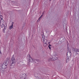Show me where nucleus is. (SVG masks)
<instances>
[{"instance_id": "obj_10", "label": "nucleus", "mask_w": 79, "mask_h": 79, "mask_svg": "<svg viewBox=\"0 0 79 79\" xmlns=\"http://www.w3.org/2000/svg\"><path fill=\"white\" fill-rule=\"evenodd\" d=\"M7 63H8V61L7 60H6L4 61L3 64H6V65H7Z\"/></svg>"}, {"instance_id": "obj_8", "label": "nucleus", "mask_w": 79, "mask_h": 79, "mask_svg": "<svg viewBox=\"0 0 79 79\" xmlns=\"http://www.w3.org/2000/svg\"><path fill=\"white\" fill-rule=\"evenodd\" d=\"M14 23L12 22V23L11 24V25L10 26V27H9V29H10L11 30V29H12V28H13V24Z\"/></svg>"}, {"instance_id": "obj_15", "label": "nucleus", "mask_w": 79, "mask_h": 79, "mask_svg": "<svg viewBox=\"0 0 79 79\" xmlns=\"http://www.w3.org/2000/svg\"><path fill=\"white\" fill-rule=\"evenodd\" d=\"M76 54H78L77 53H77H76Z\"/></svg>"}, {"instance_id": "obj_13", "label": "nucleus", "mask_w": 79, "mask_h": 79, "mask_svg": "<svg viewBox=\"0 0 79 79\" xmlns=\"http://www.w3.org/2000/svg\"><path fill=\"white\" fill-rule=\"evenodd\" d=\"M51 45L50 44L48 46L49 49H51V48L50 47H51Z\"/></svg>"}, {"instance_id": "obj_9", "label": "nucleus", "mask_w": 79, "mask_h": 79, "mask_svg": "<svg viewBox=\"0 0 79 79\" xmlns=\"http://www.w3.org/2000/svg\"><path fill=\"white\" fill-rule=\"evenodd\" d=\"M56 59H57V58L56 57H53L52 58L50 59V60H51V61H55V60H56Z\"/></svg>"}, {"instance_id": "obj_5", "label": "nucleus", "mask_w": 79, "mask_h": 79, "mask_svg": "<svg viewBox=\"0 0 79 79\" xmlns=\"http://www.w3.org/2000/svg\"><path fill=\"white\" fill-rule=\"evenodd\" d=\"M42 39H43V42L44 43V45H47V43H46V42H45V36L44 35H42Z\"/></svg>"}, {"instance_id": "obj_1", "label": "nucleus", "mask_w": 79, "mask_h": 79, "mask_svg": "<svg viewBox=\"0 0 79 79\" xmlns=\"http://www.w3.org/2000/svg\"><path fill=\"white\" fill-rule=\"evenodd\" d=\"M67 50L69 51L67 52V56L68 58L66 60V62L67 63V61H69V57L70 56H71V49H69V47H68V45H67Z\"/></svg>"}, {"instance_id": "obj_16", "label": "nucleus", "mask_w": 79, "mask_h": 79, "mask_svg": "<svg viewBox=\"0 0 79 79\" xmlns=\"http://www.w3.org/2000/svg\"><path fill=\"white\" fill-rule=\"evenodd\" d=\"M50 0V1H51V0Z\"/></svg>"}, {"instance_id": "obj_6", "label": "nucleus", "mask_w": 79, "mask_h": 79, "mask_svg": "<svg viewBox=\"0 0 79 79\" xmlns=\"http://www.w3.org/2000/svg\"><path fill=\"white\" fill-rule=\"evenodd\" d=\"M0 25L1 26V27H2H2H4V29H5V28H6V27L5 26V25L2 22H1V21H0Z\"/></svg>"}, {"instance_id": "obj_2", "label": "nucleus", "mask_w": 79, "mask_h": 79, "mask_svg": "<svg viewBox=\"0 0 79 79\" xmlns=\"http://www.w3.org/2000/svg\"><path fill=\"white\" fill-rule=\"evenodd\" d=\"M14 63H15V57H14V55H13L10 63V68H13L14 67V66H13V64H14Z\"/></svg>"}, {"instance_id": "obj_3", "label": "nucleus", "mask_w": 79, "mask_h": 79, "mask_svg": "<svg viewBox=\"0 0 79 79\" xmlns=\"http://www.w3.org/2000/svg\"><path fill=\"white\" fill-rule=\"evenodd\" d=\"M34 60L35 61H37L38 60H35L34 59H32V58H31V56L30 55H29V62H35Z\"/></svg>"}, {"instance_id": "obj_11", "label": "nucleus", "mask_w": 79, "mask_h": 79, "mask_svg": "<svg viewBox=\"0 0 79 79\" xmlns=\"http://www.w3.org/2000/svg\"><path fill=\"white\" fill-rule=\"evenodd\" d=\"M43 16V15H42L39 18V19L37 20V22H39L40 21V20L41 19V18Z\"/></svg>"}, {"instance_id": "obj_4", "label": "nucleus", "mask_w": 79, "mask_h": 79, "mask_svg": "<svg viewBox=\"0 0 79 79\" xmlns=\"http://www.w3.org/2000/svg\"><path fill=\"white\" fill-rule=\"evenodd\" d=\"M6 68H7V65H6L3 64H2V69H6Z\"/></svg>"}, {"instance_id": "obj_7", "label": "nucleus", "mask_w": 79, "mask_h": 79, "mask_svg": "<svg viewBox=\"0 0 79 79\" xmlns=\"http://www.w3.org/2000/svg\"><path fill=\"white\" fill-rule=\"evenodd\" d=\"M73 51L74 52H79V50L78 49H76L75 48H74L73 49Z\"/></svg>"}, {"instance_id": "obj_12", "label": "nucleus", "mask_w": 79, "mask_h": 79, "mask_svg": "<svg viewBox=\"0 0 79 79\" xmlns=\"http://www.w3.org/2000/svg\"><path fill=\"white\" fill-rule=\"evenodd\" d=\"M2 15H0V18L1 19V21H2V20H3V18H2Z\"/></svg>"}, {"instance_id": "obj_14", "label": "nucleus", "mask_w": 79, "mask_h": 79, "mask_svg": "<svg viewBox=\"0 0 79 79\" xmlns=\"http://www.w3.org/2000/svg\"><path fill=\"white\" fill-rule=\"evenodd\" d=\"M1 51L0 50V53H1Z\"/></svg>"}]
</instances>
